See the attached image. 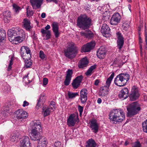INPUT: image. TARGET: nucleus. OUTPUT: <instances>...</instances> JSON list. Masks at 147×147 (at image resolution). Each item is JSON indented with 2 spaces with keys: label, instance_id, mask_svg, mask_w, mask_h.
<instances>
[{
  "label": "nucleus",
  "instance_id": "obj_25",
  "mask_svg": "<svg viewBox=\"0 0 147 147\" xmlns=\"http://www.w3.org/2000/svg\"><path fill=\"white\" fill-rule=\"evenodd\" d=\"M50 28V26L47 25L45 28L46 30L42 29L41 30V32L42 34H46V40H48L51 37V32L50 30H48Z\"/></svg>",
  "mask_w": 147,
  "mask_h": 147
},
{
  "label": "nucleus",
  "instance_id": "obj_32",
  "mask_svg": "<svg viewBox=\"0 0 147 147\" xmlns=\"http://www.w3.org/2000/svg\"><path fill=\"white\" fill-rule=\"evenodd\" d=\"M3 15L5 22H8L10 18L11 12L9 11H5L3 12Z\"/></svg>",
  "mask_w": 147,
  "mask_h": 147
},
{
  "label": "nucleus",
  "instance_id": "obj_7",
  "mask_svg": "<svg viewBox=\"0 0 147 147\" xmlns=\"http://www.w3.org/2000/svg\"><path fill=\"white\" fill-rule=\"evenodd\" d=\"M78 113H73L69 116L67 120V124L69 126H74L76 122L79 121Z\"/></svg>",
  "mask_w": 147,
  "mask_h": 147
},
{
  "label": "nucleus",
  "instance_id": "obj_53",
  "mask_svg": "<svg viewBox=\"0 0 147 147\" xmlns=\"http://www.w3.org/2000/svg\"><path fill=\"white\" fill-rule=\"evenodd\" d=\"M4 111L5 112L9 113H10L11 112V109L8 108V107H6L5 109H4Z\"/></svg>",
  "mask_w": 147,
  "mask_h": 147
},
{
  "label": "nucleus",
  "instance_id": "obj_8",
  "mask_svg": "<svg viewBox=\"0 0 147 147\" xmlns=\"http://www.w3.org/2000/svg\"><path fill=\"white\" fill-rule=\"evenodd\" d=\"M138 89L135 86H133L129 96L130 100L132 101L136 100L140 96Z\"/></svg>",
  "mask_w": 147,
  "mask_h": 147
},
{
  "label": "nucleus",
  "instance_id": "obj_26",
  "mask_svg": "<svg viewBox=\"0 0 147 147\" xmlns=\"http://www.w3.org/2000/svg\"><path fill=\"white\" fill-rule=\"evenodd\" d=\"M17 30L13 29H10L8 30L7 35L9 38H11L12 40L16 41V36Z\"/></svg>",
  "mask_w": 147,
  "mask_h": 147
},
{
  "label": "nucleus",
  "instance_id": "obj_40",
  "mask_svg": "<svg viewBox=\"0 0 147 147\" xmlns=\"http://www.w3.org/2000/svg\"><path fill=\"white\" fill-rule=\"evenodd\" d=\"M41 98H40L38 100L37 105L36 106V108L37 109H38L40 107L41 105L42 104H43V103L45 102V100H43L42 101Z\"/></svg>",
  "mask_w": 147,
  "mask_h": 147
},
{
  "label": "nucleus",
  "instance_id": "obj_10",
  "mask_svg": "<svg viewBox=\"0 0 147 147\" xmlns=\"http://www.w3.org/2000/svg\"><path fill=\"white\" fill-rule=\"evenodd\" d=\"M121 16L118 13H114L112 16L110 21L111 24L112 25H117L120 22Z\"/></svg>",
  "mask_w": 147,
  "mask_h": 147
},
{
  "label": "nucleus",
  "instance_id": "obj_50",
  "mask_svg": "<svg viewBox=\"0 0 147 147\" xmlns=\"http://www.w3.org/2000/svg\"><path fill=\"white\" fill-rule=\"evenodd\" d=\"M4 91L5 92H7L10 90V88L9 86H6L4 87Z\"/></svg>",
  "mask_w": 147,
  "mask_h": 147
},
{
  "label": "nucleus",
  "instance_id": "obj_17",
  "mask_svg": "<svg viewBox=\"0 0 147 147\" xmlns=\"http://www.w3.org/2000/svg\"><path fill=\"white\" fill-rule=\"evenodd\" d=\"M73 71L72 70L68 69L66 72V75L65 76V79L64 81V84L65 85L68 86L70 82L72 77Z\"/></svg>",
  "mask_w": 147,
  "mask_h": 147
},
{
  "label": "nucleus",
  "instance_id": "obj_45",
  "mask_svg": "<svg viewBox=\"0 0 147 147\" xmlns=\"http://www.w3.org/2000/svg\"><path fill=\"white\" fill-rule=\"evenodd\" d=\"M83 78V76L82 75H80L77 76L75 80L81 83L82 80Z\"/></svg>",
  "mask_w": 147,
  "mask_h": 147
},
{
  "label": "nucleus",
  "instance_id": "obj_23",
  "mask_svg": "<svg viewBox=\"0 0 147 147\" xmlns=\"http://www.w3.org/2000/svg\"><path fill=\"white\" fill-rule=\"evenodd\" d=\"M101 32L104 36L107 37L110 33V28L106 24H104L101 28Z\"/></svg>",
  "mask_w": 147,
  "mask_h": 147
},
{
  "label": "nucleus",
  "instance_id": "obj_37",
  "mask_svg": "<svg viewBox=\"0 0 147 147\" xmlns=\"http://www.w3.org/2000/svg\"><path fill=\"white\" fill-rule=\"evenodd\" d=\"M78 95V92L73 93L69 91L68 93V95L69 98H74Z\"/></svg>",
  "mask_w": 147,
  "mask_h": 147
},
{
  "label": "nucleus",
  "instance_id": "obj_1",
  "mask_svg": "<svg viewBox=\"0 0 147 147\" xmlns=\"http://www.w3.org/2000/svg\"><path fill=\"white\" fill-rule=\"evenodd\" d=\"M109 116L110 121L115 124L122 121L125 118L124 113L117 109L111 110Z\"/></svg>",
  "mask_w": 147,
  "mask_h": 147
},
{
  "label": "nucleus",
  "instance_id": "obj_6",
  "mask_svg": "<svg viewBox=\"0 0 147 147\" xmlns=\"http://www.w3.org/2000/svg\"><path fill=\"white\" fill-rule=\"evenodd\" d=\"M32 129L30 136L32 140H38L40 139V132L42 131L41 126L40 125H32Z\"/></svg>",
  "mask_w": 147,
  "mask_h": 147
},
{
  "label": "nucleus",
  "instance_id": "obj_34",
  "mask_svg": "<svg viewBox=\"0 0 147 147\" xmlns=\"http://www.w3.org/2000/svg\"><path fill=\"white\" fill-rule=\"evenodd\" d=\"M96 65H94L91 66L88 69L87 71V72L85 73V74L86 76L91 75L92 73V71L96 68Z\"/></svg>",
  "mask_w": 147,
  "mask_h": 147
},
{
  "label": "nucleus",
  "instance_id": "obj_51",
  "mask_svg": "<svg viewBox=\"0 0 147 147\" xmlns=\"http://www.w3.org/2000/svg\"><path fill=\"white\" fill-rule=\"evenodd\" d=\"M48 83V79L46 78H44L43 80V85H46Z\"/></svg>",
  "mask_w": 147,
  "mask_h": 147
},
{
  "label": "nucleus",
  "instance_id": "obj_4",
  "mask_svg": "<svg viewBox=\"0 0 147 147\" xmlns=\"http://www.w3.org/2000/svg\"><path fill=\"white\" fill-rule=\"evenodd\" d=\"M130 76L127 74L121 73L117 75L114 81L115 84L119 87L125 86L128 80L129 79Z\"/></svg>",
  "mask_w": 147,
  "mask_h": 147
},
{
  "label": "nucleus",
  "instance_id": "obj_38",
  "mask_svg": "<svg viewBox=\"0 0 147 147\" xmlns=\"http://www.w3.org/2000/svg\"><path fill=\"white\" fill-rule=\"evenodd\" d=\"M143 130L144 131L147 133V119L142 123Z\"/></svg>",
  "mask_w": 147,
  "mask_h": 147
},
{
  "label": "nucleus",
  "instance_id": "obj_27",
  "mask_svg": "<svg viewBox=\"0 0 147 147\" xmlns=\"http://www.w3.org/2000/svg\"><path fill=\"white\" fill-rule=\"evenodd\" d=\"M81 35L88 38H91L93 37L94 34L92 32L89 30L85 32H82L80 33Z\"/></svg>",
  "mask_w": 147,
  "mask_h": 147
},
{
  "label": "nucleus",
  "instance_id": "obj_60",
  "mask_svg": "<svg viewBox=\"0 0 147 147\" xmlns=\"http://www.w3.org/2000/svg\"><path fill=\"white\" fill-rule=\"evenodd\" d=\"M46 16V14L44 13H42L41 16L42 18H44Z\"/></svg>",
  "mask_w": 147,
  "mask_h": 147
},
{
  "label": "nucleus",
  "instance_id": "obj_52",
  "mask_svg": "<svg viewBox=\"0 0 147 147\" xmlns=\"http://www.w3.org/2000/svg\"><path fill=\"white\" fill-rule=\"evenodd\" d=\"M61 144V142H55L54 144V147H60Z\"/></svg>",
  "mask_w": 147,
  "mask_h": 147
},
{
  "label": "nucleus",
  "instance_id": "obj_57",
  "mask_svg": "<svg viewBox=\"0 0 147 147\" xmlns=\"http://www.w3.org/2000/svg\"><path fill=\"white\" fill-rule=\"evenodd\" d=\"M24 53L23 55H21V57L23 58L24 59H26V58L25 57H27L26 56V55L27 54L26 52H23Z\"/></svg>",
  "mask_w": 147,
  "mask_h": 147
},
{
  "label": "nucleus",
  "instance_id": "obj_11",
  "mask_svg": "<svg viewBox=\"0 0 147 147\" xmlns=\"http://www.w3.org/2000/svg\"><path fill=\"white\" fill-rule=\"evenodd\" d=\"M95 45L94 41H91L84 45L82 47V50L84 52H89L94 47Z\"/></svg>",
  "mask_w": 147,
  "mask_h": 147
},
{
  "label": "nucleus",
  "instance_id": "obj_35",
  "mask_svg": "<svg viewBox=\"0 0 147 147\" xmlns=\"http://www.w3.org/2000/svg\"><path fill=\"white\" fill-rule=\"evenodd\" d=\"M129 22L128 21H123L122 27L123 29L125 31H127L129 28Z\"/></svg>",
  "mask_w": 147,
  "mask_h": 147
},
{
  "label": "nucleus",
  "instance_id": "obj_22",
  "mask_svg": "<svg viewBox=\"0 0 147 147\" xmlns=\"http://www.w3.org/2000/svg\"><path fill=\"white\" fill-rule=\"evenodd\" d=\"M26 52L27 55V59H30L31 57V51L29 48L28 47L25 46H22L20 49V53L21 55H23L24 53L23 52Z\"/></svg>",
  "mask_w": 147,
  "mask_h": 147
},
{
  "label": "nucleus",
  "instance_id": "obj_3",
  "mask_svg": "<svg viewBox=\"0 0 147 147\" xmlns=\"http://www.w3.org/2000/svg\"><path fill=\"white\" fill-rule=\"evenodd\" d=\"M141 110L140 105L137 101L130 104L127 107V117H131L137 114Z\"/></svg>",
  "mask_w": 147,
  "mask_h": 147
},
{
  "label": "nucleus",
  "instance_id": "obj_5",
  "mask_svg": "<svg viewBox=\"0 0 147 147\" xmlns=\"http://www.w3.org/2000/svg\"><path fill=\"white\" fill-rule=\"evenodd\" d=\"M64 52L65 55L67 57L72 59L76 56L77 51L74 47V44L72 42L68 44L67 49L64 50Z\"/></svg>",
  "mask_w": 147,
  "mask_h": 147
},
{
  "label": "nucleus",
  "instance_id": "obj_58",
  "mask_svg": "<svg viewBox=\"0 0 147 147\" xmlns=\"http://www.w3.org/2000/svg\"><path fill=\"white\" fill-rule=\"evenodd\" d=\"M99 83V80L97 79L95 80L94 84L95 85L97 86V85H98Z\"/></svg>",
  "mask_w": 147,
  "mask_h": 147
},
{
  "label": "nucleus",
  "instance_id": "obj_30",
  "mask_svg": "<svg viewBox=\"0 0 147 147\" xmlns=\"http://www.w3.org/2000/svg\"><path fill=\"white\" fill-rule=\"evenodd\" d=\"M96 144L95 141L92 139H90L87 141L86 147H95Z\"/></svg>",
  "mask_w": 147,
  "mask_h": 147
},
{
  "label": "nucleus",
  "instance_id": "obj_19",
  "mask_svg": "<svg viewBox=\"0 0 147 147\" xmlns=\"http://www.w3.org/2000/svg\"><path fill=\"white\" fill-rule=\"evenodd\" d=\"M43 1L44 0H30V2L33 9L35 7L37 9H39L41 7Z\"/></svg>",
  "mask_w": 147,
  "mask_h": 147
},
{
  "label": "nucleus",
  "instance_id": "obj_36",
  "mask_svg": "<svg viewBox=\"0 0 147 147\" xmlns=\"http://www.w3.org/2000/svg\"><path fill=\"white\" fill-rule=\"evenodd\" d=\"M12 6L13 11L16 13H18L21 10V7L15 3L13 4Z\"/></svg>",
  "mask_w": 147,
  "mask_h": 147
},
{
  "label": "nucleus",
  "instance_id": "obj_54",
  "mask_svg": "<svg viewBox=\"0 0 147 147\" xmlns=\"http://www.w3.org/2000/svg\"><path fill=\"white\" fill-rule=\"evenodd\" d=\"M40 125V122L39 120H34L33 122L32 125Z\"/></svg>",
  "mask_w": 147,
  "mask_h": 147
},
{
  "label": "nucleus",
  "instance_id": "obj_2",
  "mask_svg": "<svg viewBox=\"0 0 147 147\" xmlns=\"http://www.w3.org/2000/svg\"><path fill=\"white\" fill-rule=\"evenodd\" d=\"M91 20L86 15H81L78 18L77 25L84 30L88 29L91 25Z\"/></svg>",
  "mask_w": 147,
  "mask_h": 147
},
{
  "label": "nucleus",
  "instance_id": "obj_47",
  "mask_svg": "<svg viewBox=\"0 0 147 147\" xmlns=\"http://www.w3.org/2000/svg\"><path fill=\"white\" fill-rule=\"evenodd\" d=\"M39 57L42 59H44L45 58V55L43 51H40L39 52Z\"/></svg>",
  "mask_w": 147,
  "mask_h": 147
},
{
  "label": "nucleus",
  "instance_id": "obj_15",
  "mask_svg": "<svg viewBox=\"0 0 147 147\" xmlns=\"http://www.w3.org/2000/svg\"><path fill=\"white\" fill-rule=\"evenodd\" d=\"M117 44L118 49L120 50L122 48L124 44V38L121 34L119 32L117 33Z\"/></svg>",
  "mask_w": 147,
  "mask_h": 147
},
{
  "label": "nucleus",
  "instance_id": "obj_42",
  "mask_svg": "<svg viewBox=\"0 0 147 147\" xmlns=\"http://www.w3.org/2000/svg\"><path fill=\"white\" fill-rule=\"evenodd\" d=\"M13 58L11 57V60L9 61V63L8 65V68H7V70L8 71H10L12 68V65L13 64Z\"/></svg>",
  "mask_w": 147,
  "mask_h": 147
},
{
  "label": "nucleus",
  "instance_id": "obj_9",
  "mask_svg": "<svg viewBox=\"0 0 147 147\" xmlns=\"http://www.w3.org/2000/svg\"><path fill=\"white\" fill-rule=\"evenodd\" d=\"M15 113L17 119L21 121L28 117L27 112L22 109L18 110Z\"/></svg>",
  "mask_w": 147,
  "mask_h": 147
},
{
  "label": "nucleus",
  "instance_id": "obj_46",
  "mask_svg": "<svg viewBox=\"0 0 147 147\" xmlns=\"http://www.w3.org/2000/svg\"><path fill=\"white\" fill-rule=\"evenodd\" d=\"M44 112V115L45 117L48 115L50 113V111L49 110V109L47 108L45 111H43Z\"/></svg>",
  "mask_w": 147,
  "mask_h": 147
},
{
  "label": "nucleus",
  "instance_id": "obj_28",
  "mask_svg": "<svg viewBox=\"0 0 147 147\" xmlns=\"http://www.w3.org/2000/svg\"><path fill=\"white\" fill-rule=\"evenodd\" d=\"M88 63V61L86 58H84L80 61L78 66L80 68H82L86 67Z\"/></svg>",
  "mask_w": 147,
  "mask_h": 147
},
{
  "label": "nucleus",
  "instance_id": "obj_13",
  "mask_svg": "<svg viewBox=\"0 0 147 147\" xmlns=\"http://www.w3.org/2000/svg\"><path fill=\"white\" fill-rule=\"evenodd\" d=\"M39 138V140L33 141L37 142L36 144H38L37 147H46L47 144L46 138L44 137L41 136L40 135Z\"/></svg>",
  "mask_w": 147,
  "mask_h": 147
},
{
  "label": "nucleus",
  "instance_id": "obj_21",
  "mask_svg": "<svg viewBox=\"0 0 147 147\" xmlns=\"http://www.w3.org/2000/svg\"><path fill=\"white\" fill-rule=\"evenodd\" d=\"M52 30L56 38L58 37L59 35V24L56 22H54L51 24Z\"/></svg>",
  "mask_w": 147,
  "mask_h": 147
},
{
  "label": "nucleus",
  "instance_id": "obj_61",
  "mask_svg": "<svg viewBox=\"0 0 147 147\" xmlns=\"http://www.w3.org/2000/svg\"><path fill=\"white\" fill-rule=\"evenodd\" d=\"M113 63L115 64H117L118 63V61L117 59L115 58L114 59Z\"/></svg>",
  "mask_w": 147,
  "mask_h": 147
},
{
  "label": "nucleus",
  "instance_id": "obj_31",
  "mask_svg": "<svg viewBox=\"0 0 147 147\" xmlns=\"http://www.w3.org/2000/svg\"><path fill=\"white\" fill-rule=\"evenodd\" d=\"M6 34L5 31L3 29H0V45L6 38Z\"/></svg>",
  "mask_w": 147,
  "mask_h": 147
},
{
  "label": "nucleus",
  "instance_id": "obj_41",
  "mask_svg": "<svg viewBox=\"0 0 147 147\" xmlns=\"http://www.w3.org/2000/svg\"><path fill=\"white\" fill-rule=\"evenodd\" d=\"M27 15L28 17L30 16L33 15V12L32 10L29 9V7H28L26 9Z\"/></svg>",
  "mask_w": 147,
  "mask_h": 147
},
{
  "label": "nucleus",
  "instance_id": "obj_14",
  "mask_svg": "<svg viewBox=\"0 0 147 147\" xmlns=\"http://www.w3.org/2000/svg\"><path fill=\"white\" fill-rule=\"evenodd\" d=\"M129 90L127 88H124L120 91L118 96L120 99L124 100L129 96Z\"/></svg>",
  "mask_w": 147,
  "mask_h": 147
},
{
  "label": "nucleus",
  "instance_id": "obj_59",
  "mask_svg": "<svg viewBox=\"0 0 147 147\" xmlns=\"http://www.w3.org/2000/svg\"><path fill=\"white\" fill-rule=\"evenodd\" d=\"M41 97H42V98H41L42 101L43 100H45V98H46L45 96L44 95H41L40 96V98H41Z\"/></svg>",
  "mask_w": 147,
  "mask_h": 147
},
{
  "label": "nucleus",
  "instance_id": "obj_62",
  "mask_svg": "<svg viewBox=\"0 0 147 147\" xmlns=\"http://www.w3.org/2000/svg\"><path fill=\"white\" fill-rule=\"evenodd\" d=\"M97 103L98 104H100L102 100L100 98H98L97 100Z\"/></svg>",
  "mask_w": 147,
  "mask_h": 147
},
{
  "label": "nucleus",
  "instance_id": "obj_29",
  "mask_svg": "<svg viewBox=\"0 0 147 147\" xmlns=\"http://www.w3.org/2000/svg\"><path fill=\"white\" fill-rule=\"evenodd\" d=\"M23 26L27 30H29L31 28L30 22V20L27 18H25L23 20Z\"/></svg>",
  "mask_w": 147,
  "mask_h": 147
},
{
  "label": "nucleus",
  "instance_id": "obj_55",
  "mask_svg": "<svg viewBox=\"0 0 147 147\" xmlns=\"http://www.w3.org/2000/svg\"><path fill=\"white\" fill-rule=\"evenodd\" d=\"M46 1L49 2H53L55 3L56 4L58 3V0H46Z\"/></svg>",
  "mask_w": 147,
  "mask_h": 147
},
{
  "label": "nucleus",
  "instance_id": "obj_43",
  "mask_svg": "<svg viewBox=\"0 0 147 147\" xmlns=\"http://www.w3.org/2000/svg\"><path fill=\"white\" fill-rule=\"evenodd\" d=\"M10 140L11 142H14L16 141L18 139V137L16 136V135L13 134V135H11V137Z\"/></svg>",
  "mask_w": 147,
  "mask_h": 147
},
{
  "label": "nucleus",
  "instance_id": "obj_39",
  "mask_svg": "<svg viewBox=\"0 0 147 147\" xmlns=\"http://www.w3.org/2000/svg\"><path fill=\"white\" fill-rule=\"evenodd\" d=\"M80 83L74 80L72 82V85L74 88L76 89L79 86Z\"/></svg>",
  "mask_w": 147,
  "mask_h": 147
},
{
  "label": "nucleus",
  "instance_id": "obj_56",
  "mask_svg": "<svg viewBox=\"0 0 147 147\" xmlns=\"http://www.w3.org/2000/svg\"><path fill=\"white\" fill-rule=\"evenodd\" d=\"M29 103L25 100L24 102L23 106L25 107L26 106H27L29 105Z\"/></svg>",
  "mask_w": 147,
  "mask_h": 147
},
{
  "label": "nucleus",
  "instance_id": "obj_33",
  "mask_svg": "<svg viewBox=\"0 0 147 147\" xmlns=\"http://www.w3.org/2000/svg\"><path fill=\"white\" fill-rule=\"evenodd\" d=\"M114 76V72H113L109 78L107 79L106 81V85L105 86L106 87H109Z\"/></svg>",
  "mask_w": 147,
  "mask_h": 147
},
{
  "label": "nucleus",
  "instance_id": "obj_12",
  "mask_svg": "<svg viewBox=\"0 0 147 147\" xmlns=\"http://www.w3.org/2000/svg\"><path fill=\"white\" fill-rule=\"evenodd\" d=\"M88 90L86 88L82 90L80 92V99L82 104L86 102L87 100Z\"/></svg>",
  "mask_w": 147,
  "mask_h": 147
},
{
  "label": "nucleus",
  "instance_id": "obj_24",
  "mask_svg": "<svg viewBox=\"0 0 147 147\" xmlns=\"http://www.w3.org/2000/svg\"><path fill=\"white\" fill-rule=\"evenodd\" d=\"M106 52L105 48L104 47H100L97 52V56L99 59H102L104 57Z\"/></svg>",
  "mask_w": 147,
  "mask_h": 147
},
{
  "label": "nucleus",
  "instance_id": "obj_63",
  "mask_svg": "<svg viewBox=\"0 0 147 147\" xmlns=\"http://www.w3.org/2000/svg\"><path fill=\"white\" fill-rule=\"evenodd\" d=\"M145 41L146 42V45H147V37L146 36V32H145Z\"/></svg>",
  "mask_w": 147,
  "mask_h": 147
},
{
  "label": "nucleus",
  "instance_id": "obj_18",
  "mask_svg": "<svg viewBox=\"0 0 147 147\" xmlns=\"http://www.w3.org/2000/svg\"><path fill=\"white\" fill-rule=\"evenodd\" d=\"M25 38L24 32L22 30H17L16 36V41L19 42L23 41Z\"/></svg>",
  "mask_w": 147,
  "mask_h": 147
},
{
  "label": "nucleus",
  "instance_id": "obj_64",
  "mask_svg": "<svg viewBox=\"0 0 147 147\" xmlns=\"http://www.w3.org/2000/svg\"><path fill=\"white\" fill-rule=\"evenodd\" d=\"M47 109H49V110H50V111H53V107H49Z\"/></svg>",
  "mask_w": 147,
  "mask_h": 147
},
{
  "label": "nucleus",
  "instance_id": "obj_44",
  "mask_svg": "<svg viewBox=\"0 0 147 147\" xmlns=\"http://www.w3.org/2000/svg\"><path fill=\"white\" fill-rule=\"evenodd\" d=\"M32 63L30 61L25 62L24 67L27 68H29L32 65Z\"/></svg>",
  "mask_w": 147,
  "mask_h": 147
},
{
  "label": "nucleus",
  "instance_id": "obj_20",
  "mask_svg": "<svg viewBox=\"0 0 147 147\" xmlns=\"http://www.w3.org/2000/svg\"><path fill=\"white\" fill-rule=\"evenodd\" d=\"M20 147H30V139L28 137L26 136L20 141Z\"/></svg>",
  "mask_w": 147,
  "mask_h": 147
},
{
  "label": "nucleus",
  "instance_id": "obj_16",
  "mask_svg": "<svg viewBox=\"0 0 147 147\" xmlns=\"http://www.w3.org/2000/svg\"><path fill=\"white\" fill-rule=\"evenodd\" d=\"M90 127L93 132L96 133L98 132V130L99 125L97 123V120L93 119L90 121Z\"/></svg>",
  "mask_w": 147,
  "mask_h": 147
},
{
  "label": "nucleus",
  "instance_id": "obj_49",
  "mask_svg": "<svg viewBox=\"0 0 147 147\" xmlns=\"http://www.w3.org/2000/svg\"><path fill=\"white\" fill-rule=\"evenodd\" d=\"M133 147H141V146L140 142L137 141L135 142L134 146Z\"/></svg>",
  "mask_w": 147,
  "mask_h": 147
},
{
  "label": "nucleus",
  "instance_id": "obj_48",
  "mask_svg": "<svg viewBox=\"0 0 147 147\" xmlns=\"http://www.w3.org/2000/svg\"><path fill=\"white\" fill-rule=\"evenodd\" d=\"M78 110L80 115H82L83 110V107L80 105L78 106Z\"/></svg>",
  "mask_w": 147,
  "mask_h": 147
}]
</instances>
